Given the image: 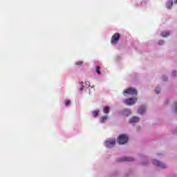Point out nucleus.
Masks as SVG:
<instances>
[{
    "mask_svg": "<svg viewBox=\"0 0 177 177\" xmlns=\"http://www.w3.org/2000/svg\"><path fill=\"white\" fill-rule=\"evenodd\" d=\"M129 138L128 136L125 134H122L118 137L116 139V142L119 143V145H125V143H128Z\"/></svg>",
    "mask_w": 177,
    "mask_h": 177,
    "instance_id": "nucleus-1",
    "label": "nucleus"
},
{
    "mask_svg": "<svg viewBox=\"0 0 177 177\" xmlns=\"http://www.w3.org/2000/svg\"><path fill=\"white\" fill-rule=\"evenodd\" d=\"M121 37V35L118 32L114 33L111 39V44L112 45H115L118 44V41H120V38Z\"/></svg>",
    "mask_w": 177,
    "mask_h": 177,
    "instance_id": "nucleus-2",
    "label": "nucleus"
},
{
    "mask_svg": "<svg viewBox=\"0 0 177 177\" xmlns=\"http://www.w3.org/2000/svg\"><path fill=\"white\" fill-rule=\"evenodd\" d=\"M123 95L124 96H127V95H138V91L133 88H129L123 91Z\"/></svg>",
    "mask_w": 177,
    "mask_h": 177,
    "instance_id": "nucleus-3",
    "label": "nucleus"
},
{
    "mask_svg": "<svg viewBox=\"0 0 177 177\" xmlns=\"http://www.w3.org/2000/svg\"><path fill=\"white\" fill-rule=\"evenodd\" d=\"M106 146L108 149H113L115 146V139L109 140L106 141Z\"/></svg>",
    "mask_w": 177,
    "mask_h": 177,
    "instance_id": "nucleus-4",
    "label": "nucleus"
},
{
    "mask_svg": "<svg viewBox=\"0 0 177 177\" xmlns=\"http://www.w3.org/2000/svg\"><path fill=\"white\" fill-rule=\"evenodd\" d=\"M137 101L138 98L136 97L128 98L125 100V103L128 106H132V104H135V103H136Z\"/></svg>",
    "mask_w": 177,
    "mask_h": 177,
    "instance_id": "nucleus-5",
    "label": "nucleus"
},
{
    "mask_svg": "<svg viewBox=\"0 0 177 177\" xmlns=\"http://www.w3.org/2000/svg\"><path fill=\"white\" fill-rule=\"evenodd\" d=\"M153 165H156V167H158L159 168H165V164L158 161V160H153Z\"/></svg>",
    "mask_w": 177,
    "mask_h": 177,
    "instance_id": "nucleus-6",
    "label": "nucleus"
},
{
    "mask_svg": "<svg viewBox=\"0 0 177 177\" xmlns=\"http://www.w3.org/2000/svg\"><path fill=\"white\" fill-rule=\"evenodd\" d=\"M118 162H124V161H133L132 158H119L117 159Z\"/></svg>",
    "mask_w": 177,
    "mask_h": 177,
    "instance_id": "nucleus-7",
    "label": "nucleus"
},
{
    "mask_svg": "<svg viewBox=\"0 0 177 177\" xmlns=\"http://www.w3.org/2000/svg\"><path fill=\"white\" fill-rule=\"evenodd\" d=\"M145 111H146V106L142 105L138 109V113L143 115V114H145Z\"/></svg>",
    "mask_w": 177,
    "mask_h": 177,
    "instance_id": "nucleus-8",
    "label": "nucleus"
},
{
    "mask_svg": "<svg viewBox=\"0 0 177 177\" xmlns=\"http://www.w3.org/2000/svg\"><path fill=\"white\" fill-rule=\"evenodd\" d=\"M139 118L138 117H136V116H133V118H131V119H130V122L131 123V124H135V123H136V122H139Z\"/></svg>",
    "mask_w": 177,
    "mask_h": 177,
    "instance_id": "nucleus-9",
    "label": "nucleus"
},
{
    "mask_svg": "<svg viewBox=\"0 0 177 177\" xmlns=\"http://www.w3.org/2000/svg\"><path fill=\"white\" fill-rule=\"evenodd\" d=\"M160 35L161 37H163L164 38H165L166 37H169L170 33L169 31H163L161 32Z\"/></svg>",
    "mask_w": 177,
    "mask_h": 177,
    "instance_id": "nucleus-10",
    "label": "nucleus"
},
{
    "mask_svg": "<svg viewBox=\"0 0 177 177\" xmlns=\"http://www.w3.org/2000/svg\"><path fill=\"white\" fill-rule=\"evenodd\" d=\"M103 112L104 114H109L110 113V107L105 106L103 109Z\"/></svg>",
    "mask_w": 177,
    "mask_h": 177,
    "instance_id": "nucleus-11",
    "label": "nucleus"
},
{
    "mask_svg": "<svg viewBox=\"0 0 177 177\" xmlns=\"http://www.w3.org/2000/svg\"><path fill=\"white\" fill-rule=\"evenodd\" d=\"M172 5H174V1L172 0H168V1L166 3L167 7L169 9V8L172 6Z\"/></svg>",
    "mask_w": 177,
    "mask_h": 177,
    "instance_id": "nucleus-12",
    "label": "nucleus"
},
{
    "mask_svg": "<svg viewBox=\"0 0 177 177\" xmlns=\"http://www.w3.org/2000/svg\"><path fill=\"white\" fill-rule=\"evenodd\" d=\"M108 118H109V116L107 115L102 116L100 118V121L101 122H104L105 121H107Z\"/></svg>",
    "mask_w": 177,
    "mask_h": 177,
    "instance_id": "nucleus-13",
    "label": "nucleus"
},
{
    "mask_svg": "<svg viewBox=\"0 0 177 177\" xmlns=\"http://www.w3.org/2000/svg\"><path fill=\"white\" fill-rule=\"evenodd\" d=\"M95 71L98 75H100L102 74V73L100 72V66H95Z\"/></svg>",
    "mask_w": 177,
    "mask_h": 177,
    "instance_id": "nucleus-14",
    "label": "nucleus"
},
{
    "mask_svg": "<svg viewBox=\"0 0 177 177\" xmlns=\"http://www.w3.org/2000/svg\"><path fill=\"white\" fill-rule=\"evenodd\" d=\"M93 117H97V115H99V111L98 110H95L93 112Z\"/></svg>",
    "mask_w": 177,
    "mask_h": 177,
    "instance_id": "nucleus-15",
    "label": "nucleus"
},
{
    "mask_svg": "<svg viewBox=\"0 0 177 177\" xmlns=\"http://www.w3.org/2000/svg\"><path fill=\"white\" fill-rule=\"evenodd\" d=\"M161 91V88H160V87H156V88H155V92H156V93H160V92Z\"/></svg>",
    "mask_w": 177,
    "mask_h": 177,
    "instance_id": "nucleus-16",
    "label": "nucleus"
},
{
    "mask_svg": "<svg viewBox=\"0 0 177 177\" xmlns=\"http://www.w3.org/2000/svg\"><path fill=\"white\" fill-rule=\"evenodd\" d=\"M80 84H81V87L80 88V91H83V89H84V82H82L80 83Z\"/></svg>",
    "mask_w": 177,
    "mask_h": 177,
    "instance_id": "nucleus-17",
    "label": "nucleus"
},
{
    "mask_svg": "<svg viewBox=\"0 0 177 177\" xmlns=\"http://www.w3.org/2000/svg\"><path fill=\"white\" fill-rule=\"evenodd\" d=\"M71 102L68 100H65V106H68L70 104Z\"/></svg>",
    "mask_w": 177,
    "mask_h": 177,
    "instance_id": "nucleus-18",
    "label": "nucleus"
},
{
    "mask_svg": "<svg viewBox=\"0 0 177 177\" xmlns=\"http://www.w3.org/2000/svg\"><path fill=\"white\" fill-rule=\"evenodd\" d=\"M158 45H164V40H159Z\"/></svg>",
    "mask_w": 177,
    "mask_h": 177,
    "instance_id": "nucleus-19",
    "label": "nucleus"
},
{
    "mask_svg": "<svg viewBox=\"0 0 177 177\" xmlns=\"http://www.w3.org/2000/svg\"><path fill=\"white\" fill-rule=\"evenodd\" d=\"M82 64V62H81V61H79L75 63V64H77V66H81Z\"/></svg>",
    "mask_w": 177,
    "mask_h": 177,
    "instance_id": "nucleus-20",
    "label": "nucleus"
},
{
    "mask_svg": "<svg viewBox=\"0 0 177 177\" xmlns=\"http://www.w3.org/2000/svg\"><path fill=\"white\" fill-rule=\"evenodd\" d=\"M172 75H173V77H176V71H173Z\"/></svg>",
    "mask_w": 177,
    "mask_h": 177,
    "instance_id": "nucleus-21",
    "label": "nucleus"
},
{
    "mask_svg": "<svg viewBox=\"0 0 177 177\" xmlns=\"http://www.w3.org/2000/svg\"><path fill=\"white\" fill-rule=\"evenodd\" d=\"M174 111H175L176 113H177V102L176 103V105H175Z\"/></svg>",
    "mask_w": 177,
    "mask_h": 177,
    "instance_id": "nucleus-22",
    "label": "nucleus"
},
{
    "mask_svg": "<svg viewBox=\"0 0 177 177\" xmlns=\"http://www.w3.org/2000/svg\"><path fill=\"white\" fill-rule=\"evenodd\" d=\"M168 78L165 76H163V81H167Z\"/></svg>",
    "mask_w": 177,
    "mask_h": 177,
    "instance_id": "nucleus-23",
    "label": "nucleus"
},
{
    "mask_svg": "<svg viewBox=\"0 0 177 177\" xmlns=\"http://www.w3.org/2000/svg\"><path fill=\"white\" fill-rule=\"evenodd\" d=\"M126 111H127V113H129V114H131V111H130V110L127 109Z\"/></svg>",
    "mask_w": 177,
    "mask_h": 177,
    "instance_id": "nucleus-24",
    "label": "nucleus"
},
{
    "mask_svg": "<svg viewBox=\"0 0 177 177\" xmlns=\"http://www.w3.org/2000/svg\"><path fill=\"white\" fill-rule=\"evenodd\" d=\"M176 2L177 3V0H176Z\"/></svg>",
    "mask_w": 177,
    "mask_h": 177,
    "instance_id": "nucleus-25",
    "label": "nucleus"
}]
</instances>
